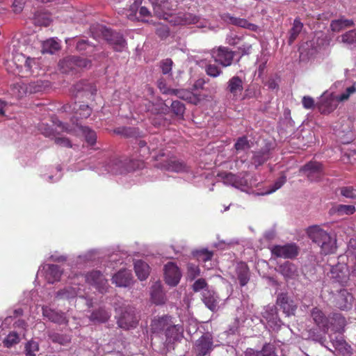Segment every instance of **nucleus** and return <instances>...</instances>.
I'll list each match as a JSON object with an SVG mask.
<instances>
[{"mask_svg":"<svg viewBox=\"0 0 356 356\" xmlns=\"http://www.w3.org/2000/svg\"><path fill=\"white\" fill-rule=\"evenodd\" d=\"M329 320V328L332 327L333 331L338 333H335L334 335L330 334V339L334 348L343 356H350L352 354V348L341 334V332L346 325L345 318L340 314H334Z\"/></svg>","mask_w":356,"mask_h":356,"instance_id":"obj_1","label":"nucleus"},{"mask_svg":"<svg viewBox=\"0 0 356 356\" xmlns=\"http://www.w3.org/2000/svg\"><path fill=\"white\" fill-rule=\"evenodd\" d=\"M218 177L225 185L232 186L243 192L250 193L253 187L257 186L256 180L250 178L248 172L239 173L238 175L232 172H221Z\"/></svg>","mask_w":356,"mask_h":356,"instance_id":"obj_2","label":"nucleus"},{"mask_svg":"<svg viewBox=\"0 0 356 356\" xmlns=\"http://www.w3.org/2000/svg\"><path fill=\"white\" fill-rule=\"evenodd\" d=\"M309 238L321 248L323 254L334 253L337 249L336 239L318 226H312L308 229Z\"/></svg>","mask_w":356,"mask_h":356,"instance_id":"obj_3","label":"nucleus"},{"mask_svg":"<svg viewBox=\"0 0 356 356\" xmlns=\"http://www.w3.org/2000/svg\"><path fill=\"white\" fill-rule=\"evenodd\" d=\"M170 23L173 25L196 24L198 28H204L207 26V22L191 13H179L171 17Z\"/></svg>","mask_w":356,"mask_h":356,"instance_id":"obj_4","label":"nucleus"},{"mask_svg":"<svg viewBox=\"0 0 356 356\" xmlns=\"http://www.w3.org/2000/svg\"><path fill=\"white\" fill-rule=\"evenodd\" d=\"M211 54L216 63L220 64L222 67H228L232 64L235 52L227 47H219L213 49Z\"/></svg>","mask_w":356,"mask_h":356,"instance_id":"obj_5","label":"nucleus"},{"mask_svg":"<svg viewBox=\"0 0 356 356\" xmlns=\"http://www.w3.org/2000/svg\"><path fill=\"white\" fill-rule=\"evenodd\" d=\"M212 335L207 332L202 334L195 343L194 350L199 356L209 354L214 348Z\"/></svg>","mask_w":356,"mask_h":356,"instance_id":"obj_6","label":"nucleus"},{"mask_svg":"<svg viewBox=\"0 0 356 356\" xmlns=\"http://www.w3.org/2000/svg\"><path fill=\"white\" fill-rule=\"evenodd\" d=\"M85 280L87 283L93 286L101 293H104L108 290V280L98 270H93L86 274Z\"/></svg>","mask_w":356,"mask_h":356,"instance_id":"obj_7","label":"nucleus"},{"mask_svg":"<svg viewBox=\"0 0 356 356\" xmlns=\"http://www.w3.org/2000/svg\"><path fill=\"white\" fill-rule=\"evenodd\" d=\"M152 5L154 14L161 19L170 22L173 15L170 13L172 5L168 0H149Z\"/></svg>","mask_w":356,"mask_h":356,"instance_id":"obj_8","label":"nucleus"},{"mask_svg":"<svg viewBox=\"0 0 356 356\" xmlns=\"http://www.w3.org/2000/svg\"><path fill=\"white\" fill-rule=\"evenodd\" d=\"M222 19L227 23L241 28L248 29L253 32H260L261 29L259 26L244 18L236 17L229 13H225L221 16Z\"/></svg>","mask_w":356,"mask_h":356,"instance_id":"obj_9","label":"nucleus"},{"mask_svg":"<svg viewBox=\"0 0 356 356\" xmlns=\"http://www.w3.org/2000/svg\"><path fill=\"white\" fill-rule=\"evenodd\" d=\"M181 277V273L173 262H168L164 267V278L166 284L171 286H177Z\"/></svg>","mask_w":356,"mask_h":356,"instance_id":"obj_10","label":"nucleus"},{"mask_svg":"<svg viewBox=\"0 0 356 356\" xmlns=\"http://www.w3.org/2000/svg\"><path fill=\"white\" fill-rule=\"evenodd\" d=\"M300 171L312 181H318L323 176L322 165L316 161L309 162L300 169Z\"/></svg>","mask_w":356,"mask_h":356,"instance_id":"obj_11","label":"nucleus"},{"mask_svg":"<svg viewBox=\"0 0 356 356\" xmlns=\"http://www.w3.org/2000/svg\"><path fill=\"white\" fill-rule=\"evenodd\" d=\"M271 252L277 257L292 259L298 255V248L294 243L275 245L271 248Z\"/></svg>","mask_w":356,"mask_h":356,"instance_id":"obj_12","label":"nucleus"},{"mask_svg":"<svg viewBox=\"0 0 356 356\" xmlns=\"http://www.w3.org/2000/svg\"><path fill=\"white\" fill-rule=\"evenodd\" d=\"M337 102L339 101L336 96L332 92H325L321 97L317 106L322 113H329L337 107Z\"/></svg>","mask_w":356,"mask_h":356,"instance_id":"obj_13","label":"nucleus"},{"mask_svg":"<svg viewBox=\"0 0 356 356\" xmlns=\"http://www.w3.org/2000/svg\"><path fill=\"white\" fill-rule=\"evenodd\" d=\"M353 297L347 290H340L334 297V305L341 310H348L352 308Z\"/></svg>","mask_w":356,"mask_h":356,"instance_id":"obj_14","label":"nucleus"},{"mask_svg":"<svg viewBox=\"0 0 356 356\" xmlns=\"http://www.w3.org/2000/svg\"><path fill=\"white\" fill-rule=\"evenodd\" d=\"M104 36L115 51H122L125 49L126 42L122 35L119 33L106 29L104 33Z\"/></svg>","mask_w":356,"mask_h":356,"instance_id":"obj_15","label":"nucleus"},{"mask_svg":"<svg viewBox=\"0 0 356 356\" xmlns=\"http://www.w3.org/2000/svg\"><path fill=\"white\" fill-rule=\"evenodd\" d=\"M137 323L138 318L135 314L134 310L132 309H129V311L122 313L118 320V325L126 330L136 327Z\"/></svg>","mask_w":356,"mask_h":356,"instance_id":"obj_16","label":"nucleus"},{"mask_svg":"<svg viewBox=\"0 0 356 356\" xmlns=\"http://www.w3.org/2000/svg\"><path fill=\"white\" fill-rule=\"evenodd\" d=\"M202 300L205 305L211 311L218 310L221 305V300L213 291L204 290L202 293Z\"/></svg>","mask_w":356,"mask_h":356,"instance_id":"obj_17","label":"nucleus"},{"mask_svg":"<svg viewBox=\"0 0 356 356\" xmlns=\"http://www.w3.org/2000/svg\"><path fill=\"white\" fill-rule=\"evenodd\" d=\"M44 276L47 282L53 284L58 281L60 278L62 270L58 266L54 264H47L42 267Z\"/></svg>","mask_w":356,"mask_h":356,"instance_id":"obj_18","label":"nucleus"},{"mask_svg":"<svg viewBox=\"0 0 356 356\" xmlns=\"http://www.w3.org/2000/svg\"><path fill=\"white\" fill-rule=\"evenodd\" d=\"M243 80L238 76L232 77L227 82V90L234 98L238 99L243 90Z\"/></svg>","mask_w":356,"mask_h":356,"instance_id":"obj_19","label":"nucleus"},{"mask_svg":"<svg viewBox=\"0 0 356 356\" xmlns=\"http://www.w3.org/2000/svg\"><path fill=\"white\" fill-rule=\"evenodd\" d=\"M76 296L83 297V295L81 291V289L77 286V284L75 282H73L72 285L58 291L56 293V298L58 299L69 300Z\"/></svg>","mask_w":356,"mask_h":356,"instance_id":"obj_20","label":"nucleus"},{"mask_svg":"<svg viewBox=\"0 0 356 356\" xmlns=\"http://www.w3.org/2000/svg\"><path fill=\"white\" fill-rule=\"evenodd\" d=\"M113 283L117 286L127 287L132 282V275L130 270H120L113 276Z\"/></svg>","mask_w":356,"mask_h":356,"instance_id":"obj_21","label":"nucleus"},{"mask_svg":"<svg viewBox=\"0 0 356 356\" xmlns=\"http://www.w3.org/2000/svg\"><path fill=\"white\" fill-rule=\"evenodd\" d=\"M331 278L341 284H344L348 280V273L346 266L337 265L333 266L330 270Z\"/></svg>","mask_w":356,"mask_h":356,"instance_id":"obj_22","label":"nucleus"},{"mask_svg":"<svg viewBox=\"0 0 356 356\" xmlns=\"http://www.w3.org/2000/svg\"><path fill=\"white\" fill-rule=\"evenodd\" d=\"M166 341L168 343H174L183 337V328L179 325H171L165 330Z\"/></svg>","mask_w":356,"mask_h":356,"instance_id":"obj_23","label":"nucleus"},{"mask_svg":"<svg viewBox=\"0 0 356 356\" xmlns=\"http://www.w3.org/2000/svg\"><path fill=\"white\" fill-rule=\"evenodd\" d=\"M74 131L76 135L83 136L89 145H92L95 143L97 139L96 134L90 128L76 124L74 128Z\"/></svg>","mask_w":356,"mask_h":356,"instance_id":"obj_24","label":"nucleus"},{"mask_svg":"<svg viewBox=\"0 0 356 356\" xmlns=\"http://www.w3.org/2000/svg\"><path fill=\"white\" fill-rule=\"evenodd\" d=\"M42 309L43 316L48 318L49 321L58 324L67 323L66 318L63 313L54 311L47 306H43Z\"/></svg>","mask_w":356,"mask_h":356,"instance_id":"obj_25","label":"nucleus"},{"mask_svg":"<svg viewBox=\"0 0 356 356\" xmlns=\"http://www.w3.org/2000/svg\"><path fill=\"white\" fill-rule=\"evenodd\" d=\"M278 271L286 279H294L298 276L297 267L289 261H285L284 264L280 265Z\"/></svg>","mask_w":356,"mask_h":356,"instance_id":"obj_26","label":"nucleus"},{"mask_svg":"<svg viewBox=\"0 0 356 356\" xmlns=\"http://www.w3.org/2000/svg\"><path fill=\"white\" fill-rule=\"evenodd\" d=\"M159 168L175 172H184L188 171V168L184 163L176 160H170L165 163H161Z\"/></svg>","mask_w":356,"mask_h":356,"instance_id":"obj_27","label":"nucleus"},{"mask_svg":"<svg viewBox=\"0 0 356 356\" xmlns=\"http://www.w3.org/2000/svg\"><path fill=\"white\" fill-rule=\"evenodd\" d=\"M158 88L161 92L163 94L167 95H175L180 98H188V96L191 95V93L183 90H178L175 89H170L167 87L166 83L163 79H160L158 81Z\"/></svg>","mask_w":356,"mask_h":356,"instance_id":"obj_28","label":"nucleus"},{"mask_svg":"<svg viewBox=\"0 0 356 356\" xmlns=\"http://www.w3.org/2000/svg\"><path fill=\"white\" fill-rule=\"evenodd\" d=\"M312 317L315 323L324 330L329 329L330 320L327 318L324 314L318 308L313 309Z\"/></svg>","mask_w":356,"mask_h":356,"instance_id":"obj_29","label":"nucleus"},{"mask_svg":"<svg viewBox=\"0 0 356 356\" xmlns=\"http://www.w3.org/2000/svg\"><path fill=\"white\" fill-rule=\"evenodd\" d=\"M277 303L283 309L284 312L289 316L293 313L296 307L292 301L289 300L286 294L281 293L278 296Z\"/></svg>","mask_w":356,"mask_h":356,"instance_id":"obj_30","label":"nucleus"},{"mask_svg":"<svg viewBox=\"0 0 356 356\" xmlns=\"http://www.w3.org/2000/svg\"><path fill=\"white\" fill-rule=\"evenodd\" d=\"M151 299L156 305H162L165 303V298L162 291L160 282H156L152 286Z\"/></svg>","mask_w":356,"mask_h":356,"instance_id":"obj_31","label":"nucleus"},{"mask_svg":"<svg viewBox=\"0 0 356 356\" xmlns=\"http://www.w3.org/2000/svg\"><path fill=\"white\" fill-rule=\"evenodd\" d=\"M245 356H277L274 350V347L270 344H265L261 350L257 351L252 348H248L245 352Z\"/></svg>","mask_w":356,"mask_h":356,"instance_id":"obj_32","label":"nucleus"},{"mask_svg":"<svg viewBox=\"0 0 356 356\" xmlns=\"http://www.w3.org/2000/svg\"><path fill=\"white\" fill-rule=\"evenodd\" d=\"M195 256L200 261L204 264V267L205 268L209 270L213 267L211 264L212 252L209 251L207 249H201L195 252Z\"/></svg>","mask_w":356,"mask_h":356,"instance_id":"obj_33","label":"nucleus"},{"mask_svg":"<svg viewBox=\"0 0 356 356\" xmlns=\"http://www.w3.org/2000/svg\"><path fill=\"white\" fill-rule=\"evenodd\" d=\"M170 317L163 316L159 318H155L152 320L151 327L154 332H159L163 330H166L170 326Z\"/></svg>","mask_w":356,"mask_h":356,"instance_id":"obj_34","label":"nucleus"},{"mask_svg":"<svg viewBox=\"0 0 356 356\" xmlns=\"http://www.w3.org/2000/svg\"><path fill=\"white\" fill-rule=\"evenodd\" d=\"M134 269L140 280H146L149 275V267L147 264L141 260H137L134 262Z\"/></svg>","mask_w":356,"mask_h":356,"instance_id":"obj_35","label":"nucleus"},{"mask_svg":"<svg viewBox=\"0 0 356 356\" xmlns=\"http://www.w3.org/2000/svg\"><path fill=\"white\" fill-rule=\"evenodd\" d=\"M135 10V8H131L130 13L127 14L128 19L132 21L137 19L143 22H147L145 18L150 16V12L147 8L142 6L139 10L138 15Z\"/></svg>","mask_w":356,"mask_h":356,"instance_id":"obj_36","label":"nucleus"},{"mask_svg":"<svg viewBox=\"0 0 356 356\" xmlns=\"http://www.w3.org/2000/svg\"><path fill=\"white\" fill-rule=\"evenodd\" d=\"M60 48V42L55 38H50L43 42L42 52L53 54Z\"/></svg>","mask_w":356,"mask_h":356,"instance_id":"obj_37","label":"nucleus"},{"mask_svg":"<svg viewBox=\"0 0 356 356\" xmlns=\"http://www.w3.org/2000/svg\"><path fill=\"white\" fill-rule=\"evenodd\" d=\"M10 92L17 99H21L29 94L28 85L24 82L17 83L11 88Z\"/></svg>","mask_w":356,"mask_h":356,"instance_id":"obj_38","label":"nucleus"},{"mask_svg":"<svg viewBox=\"0 0 356 356\" xmlns=\"http://www.w3.org/2000/svg\"><path fill=\"white\" fill-rule=\"evenodd\" d=\"M122 165L121 161L117 159L112 160L106 165L104 171L113 175L122 174L125 172Z\"/></svg>","mask_w":356,"mask_h":356,"instance_id":"obj_39","label":"nucleus"},{"mask_svg":"<svg viewBox=\"0 0 356 356\" xmlns=\"http://www.w3.org/2000/svg\"><path fill=\"white\" fill-rule=\"evenodd\" d=\"M237 275L241 286H245L249 281V269L245 264H240L237 266Z\"/></svg>","mask_w":356,"mask_h":356,"instance_id":"obj_40","label":"nucleus"},{"mask_svg":"<svg viewBox=\"0 0 356 356\" xmlns=\"http://www.w3.org/2000/svg\"><path fill=\"white\" fill-rule=\"evenodd\" d=\"M353 21L351 19H346L341 18L334 20L331 22L330 27L333 31H340L341 29L353 25Z\"/></svg>","mask_w":356,"mask_h":356,"instance_id":"obj_41","label":"nucleus"},{"mask_svg":"<svg viewBox=\"0 0 356 356\" xmlns=\"http://www.w3.org/2000/svg\"><path fill=\"white\" fill-rule=\"evenodd\" d=\"M303 28V24L299 19H296L293 22V26L289 32V42L291 44L300 33Z\"/></svg>","mask_w":356,"mask_h":356,"instance_id":"obj_42","label":"nucleus"},{"mask_svg":"<svg viewBox=\"0 0 356 356\" xmlns=\"http://www.w3.org/2000/svg\"><path fill=\"white\" fill-rule=\"evenodd\" d=\"M110 313L108 311L100 309L91 314L90 320L98 323H104L110 318Z\"/></svg>","mask_w":356,"mask_h":356,"instance_id":"obj_43","label":"nucleus"},{"mask_svg":"<svg viewBox=\"0 0 356 356\" xmlns=\"http://www.w3.org/2000/svg\"><path fill=\"white\" fill-rule=\"evenodd\" d=\"M74 62V57H68L60 61L59 67L62 72L67 73L75 70Z\"/></svg>","mask_w":356,"mask_h":356,"instance_id":"obj_44","label":"nucleus"},{"mask_svg":"<svg viewBox=\"0 0 356 356\" xmlns=\"http://www.w3.org/2000/svg\"><path fill=\"white\" fill-rule=\"evenodd\" d=\"M76 104L74 105V109L76 110L74 118H87L91 114V109L88 105H79V108Z\"/></svg>","mask_w":356,"mask_h":356,"instance_id":"obj_45","label":"nucleus"},{"mask_svg":"<svg viewBox=\"0 0 356 356\" xmlns=\"http://www.w3.org/2000/svg\"><path fill=\"white\" fill-rule=\"evenodd\" d=\"M20 341L19 334L15 332H10L3 339V343L5 347L10 348L17 344Z\"/></svg>","mask_w":356,"mask_h":356,"instance_id":"obj_46","label":"nucleus"},{"mask_svg":"<svg viewBox=\"0 0 356 356\" xmlns=\"http://www.w3.org/2000/svg\"><path fill=\"white\" fill-rule=\"evenodd\" d=\"M39 351V344L38 342L30 340L25 345L26 356H36V353Z\"/></svg>","mask_w":356,"mask_h":356,"instance_id":"obj_47","label":"nucleus"},{"mask_svg":"<svg viewBox=\"0 0 356 356\" xmlns=\"http://www.w3.org/2000/svg\"><path fill=\"white\" fill-rule=\"evenodd\" d=\"M309 44L306 43L305 44L301 45L300 47V58L302 60H305L307 59H309L311 56H312L316 52V49H312L309 50Z\"/></svg>","mask_w":356,"mask_h":356,"instance_id":"obj_48","label":"nucleus"},{"mask_svg":"<svg viewBox=\"0 0 356 356\" xmlns=\"http://www.w3.org/2000/svg\"><path fill=\"white\" fill-rule=\"evenodd\" d=\"M27 85L29 94L40 92L47 86V84L41 80L31 82Z\"/></svg>","mask_w":356,"mask_h":356,"instance_id":"obj_49","label":"nucleus"},{"mask_svg":"<svg viewBox=\"0 0 356 356\" xmlns=\"http://www.w3.org/2000/svg\"><path fill=\"white\" fill-rule=\"evenodd\" d=\"M263 317L268 323H275L277 314L273 307H268L263 313Z\"/></svg>","mask_w":356,"mask_h":356,"instance_id":"obj_50","label":"nucleus"},{"mask_svg":"<svg viewBox=\"0 0 356 356\" xmlns=\"http://www.w3.org/2000/svg\"><path fill=\"white\" fill-rule=\"evenodd\" d=\"M356 209L353 205L339 204L336 207V211L339 215H351Z\"/></svg>","mask_w":356,"mask_h":356,"instance_id":"obj_51","label":"nucleus"},{"mask_svg":"<svg viewBox=\"0 0 356 356\" xmlns=\"http://www.w3.org/2000/svg\"><path fill=\"white\" fill-rule=\"evenodd\" d=\"M286 176H284V175L281 176L275 181L274 184L270 187V188L269 190L266 191V192L261 193V195H268V194H270V193L276 191L277 190L280 188L284 185V184L286 182Z\"/></svg>","mask_w":356,"mask_h":356,"instance_id":"obj_52","label":"nucleus"},{"mask_svg":"<svg viewBox=\"0 0 356 356\" xmlns=\"http://www.w3.org/2000/svg\"><path fill=\"white\" fill-rule=\"evenodd\" d=\"M269 158V153L267 151L257 152L254 155L253 163L256 166H259L264 163Z\"/></svg>","mask_w":356,"mask_h":356,"instance_id":"obj_53","label":"nucleus"},{"mask_svg":"<svg viewBox=\"0 0 356 356\" xmlns=\"http://www.w3.org/2000/svg\"><path fill=\"white\" fill-rule=\"evenodd\" d=\"M187 270V277L191 280H193L200 274V270L199 267L193 264H188Z\"/></svg>","mask_w":356,"mask_h":356,"instance_id":"obj_54","label":"nucleus"},{"mask_svg":"<svg viewBox=\"0 0 356 356\" xmlns=\"http://www.w3.org/2000/svg\"><path fill=\"white\" fill-rule=\"evenodd\" d=\"M343 43L351 44L356 42V29L350 31L341 35Z\"/></svg>","mask_w":356,"mask_h":356,"instance_id":"obj_55","label":"nucleus"},{"mask_svg":"<svg viewBox=\"0 0 356 356\" xmlns=\"http://www.w3.org/2000/svg\"><path fill=\"white\" fill-rule=\"evenodd\" d=\"M356 191L351 186H344L340 188V193L345 197L356 200Z\"/></svg>","mask_w":356,"mask_h":356,"instance_id":"obj_56","label":"nucleus"},{"mask_svg":"<svg viewBox=\"0 0 356 356\" xmlns=\"http://www.w3.org/2000/svg\"><path fill=\"white\" fill-rule=\"evenodd\" d=\"M249 147V143L245 137L239 138L235 143V148L237 151H245Z\"/></svg>","mask_w":356,"mask_h":356,"instance_id":"obj_57","label":"nucleus"},{"mask_svg":"<svg viewBox=\"0 0 356 356\" xmlns=\"http://www.w3.org/2000/svg\"><path fill=\"white\" fill-rule=\"evenodd\" d=\"M346 254L349 261H353L354 260H355L352 273L356 275V248L352 249V245H350L348 246Z\"/></svg>","mask_w":356,"mask_h":356,"instance_id":"obj_58","label":"nucleus"},{"mask_svg":"<svg viewBox=\"0 0 356 356\" xmlns=\"http://www.w3.org/2000/svg\"><path fill=\"white\" fill-rule=\"evenodd\" d=\"M206 72L210 76L217 77L221 74L222 71L217 65L210 64L206 67Z\"/></svg>","mask_w":356,"mask_h":356,"instance_id":"obj_59","label":"nucleus"},{"mask_svg":"<svg viewBox=\"0 0 356 356\" xmlns=\"http://www.w3.org/2000/svg\"><path fill=\"white\" fill-rule=\"evenodd\" d=\"M171 108L176 115H182L185 111L184 105L179 101H173Z\"/></svg>","mask_w":356,"mask_h":356,"instance_id":"obj_60","label":"nucleus"},{"mask_svg":"<svg viewBox=\"0 0 356 356\" xmlns=\"http://www.w3.org/2000/svg\"><path fill=\"white\" fill-rule=\"evenodd\" d=\"M172 61L171 59L163 60L161 63V68L163 74H170L172 71Z\"/></svg>","mask_w":356,"mask_h":356,"instance_id":"obj_61","label":"nucleus"},{"mask_svg":"<svg viewBox=\"0 0 356 356\" xmlns=\"http://www.w3.org/2000/svg\"><path fill=\"white\" fill-rule=\"evenodd\" d=\"M356 91L355 86L348 87L346 90L339 96H336L339 102H342L348 99L350 95L353 94Z\"/></svg>","mask_w":356,"mask_h":356,"instance_id":"obj_62","label":"nucleus"},{"mask_svg":"<svg viewBox=\"0 0 356 356\" xmlns=\"http://www.w3.org/2000/svg\"><path fill=\"white\" fill-rule=\"evenodd\" d=\"M53 341L61 345H66L71 341V338L68 335L56 334L53 337Z\"/></svg>","mask_w":356,"mask_h":356,"instance_id":"obj_63","label":"nucleus"},{"mask_svg":"<svg viewBox=\"0 0 356 356\" xmlns=\"http://www.w3.org/2000/svg\"><path fill=\"white\" fill-rule=\"evenodd\" d=\"M207 286V284L204 279H197L193 284V290L195 292H198L202 289H204Z\"/></svg>","mask_w":356,"mask_h":356,"instance_id":"obj_64","label":"nucleus"}]
</instances>
